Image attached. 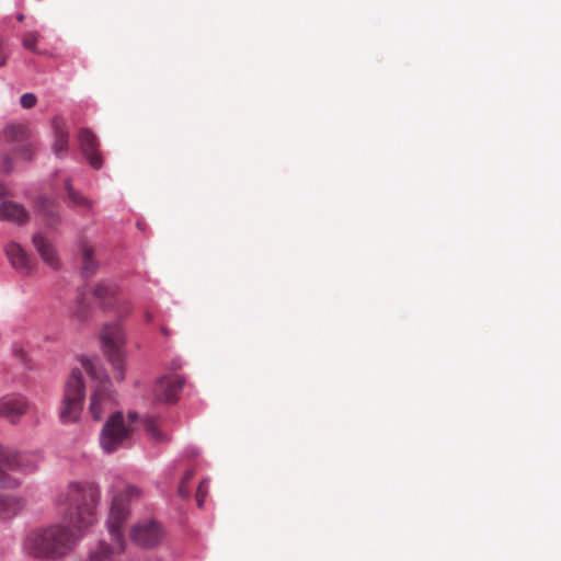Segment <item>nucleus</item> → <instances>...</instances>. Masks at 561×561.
I'll return each instance as SVG.
<instances>
[{
    "label": "nucleus",
    "instance_id": "f257e3e1",
    "mask_svg": "<svg viewBox=\"0 0 561 561\" xmlns=\"http://www.w3.org/2000/svg\"><path fill=\"white\" fill-rule=\"evenodd\" d=\"M100 502V489L92 483L72 482L66 493L59 495L64 506L62 522L47 528L32 531L24 541L25 550L35 558L57 560L68 554L76 546L75 530L90 527L95 518Z\"/></svg>",
    "mask_w": 561,
    "mask_h": 561
},
{
    "label": "nucleus",
    "instance_id": "f03ea898",
    "mask_svg": "<svg viewBox=\"0 0 561 561\" xmlns=\"http://www.w3.org/2000/svg\"><path fill=\"white\" fill-rule=\"evenodd\" d=\"M140 496V490L134 485H126L123 491L115 494L111 502L106 527L111 542L100 540L92 549L85 561H114L125 549V538L122 527L129 515V501Z\"/></svg>",
    "mask_w": 561,
    "mask_h": 561
},
{
    "label": "nucleus",
    "instance_id": "7ed1b4c3",
    "mask_svg": "<svg viewBox=\"0 0 561 561\" xmlns=\"http://www.w3.org/2000/svg\"><path fill=\"white\" fill-rule=\"evenodd\" d=\"M81 364L90 378L96 382L91 394L90 413L95 421H100L107 410L116 404V393L112 388L110 376L99 357H82Z\"/></svg>",
    "mask_w": 561,
    "mask_h": 561
},
{
    "label": "nucleus",
    "instance_id": "20e7f679",
    "mask_svg": "<svg viewBox=\"0 0 561 561\" xmlns=\"http://www.w3.org/2000/svg\"><path fill=\"white\" fill-rule=\"evenodd\" d=\"M85 398V386L81 369L73 368L65 383L64 397L59 411L62 423H75L79 420Z\"/></svg>",
    "mask_w": 561,
    "mask_h": 561
},
{
    "label": "nucleus",
    "instance_id": "39448f33",
    "mask_svg": "<svg viewBox=\"0 0 561 561\" xmlns=\"http://www.w3.org/2000/svg\"><path fill=\"white\" fill-rule=\"evenodd\" d=\"M102 348L115 370V378H125V335L119 323L105 324L101 333Z\"/></svg>",
    "mask_w": 561,
    "mask_h": 561
},
{
    "label": "nucleus",
    "instance_id": "423d86ee",
    "mask_svg": "<svg viewBox=\"0 0 561 561\" xmlns=\"http://www.w3.org/2000/svg\"><path fill=\"white\" fill-rule=\"evenodd\" d=\"M42 460L39 453H20L0 445V467L7 470L30 474L37 470Z\"/></svg>",
    "mask_w": 561,
    "mask_h": 561
},
{
    "label": "nucleus",
    "instance_id": "0eeeda50",
    "mask_svg": "<svg viewBox=\"0 0 561 561\" xmlns=\"http://www.w3.org/2000/svg\"><path fill=\"white\" fill-rule=\"evenodd\" d=\"M129 430L124 425L121 411L112 413L100 434V444L102 449L110 454L115 451L118 446L128 436Z\"/></svg>",
    "mask_w": 561,
    "mask_h": 561
},
{
    "label": "nucleus",
    "instance_id": "6e6552de",
    "mask_svg": "<svg viewBox=\"0 0 561 561\" xmlns=\"http://www.w3.org/2000/svg\"><path fill=\"white\" fill-rule=\"evenodd\" d=\"M162 538V530L159 523L148 520L135 525L130 530V539L139 547L153 548Z\"/></svg>",
    "mask_w": 561,
    "mask_h": 561
},
{
    "label": "nucleus",
    "instance_id": "1a4fd4ad",
    "mask_svg": "<svg viewBox=\"0 0 561 561\" xmlns=\"http://www.w3.org/2000/svg\"><path fill=\"white\" fill-rule=\"evenodd\" d=\"M184 383L185 380L180 375L161 377L153 388L154 397L161 402H174L178 400V396L183 389Z\"/></svg>",
    "mask_w": 561,
    "mask_h": 561
},
{
    "label": "nucleus",
    "instance_id": "9d476101",
    "mask_svg": "<svg viewBox=\"0 0 561 561\" xmlns=\"http://www.w3.org/2000/svg\"><path fill=\"white\" fill-rule=\"evenodd\" d=\"M78 140L82 153L88 159L89 163L94 169H100L103 164L102 158L99 154V142L96 136L88 128L79 130Z\"/></svg>",
    "mask_w": 561,
    "mask_h": 561
},
{
    "label": "nucleus",
    "instance_id": "9b49d317",
    "mask_svg": "<svg viewBox=\"0 0 561 561\" xmlns=\"http://www.w3.org/2000/svg\"><path fill=\"white\" fill-rule=\"evenodd\" d=\"M28 403L22 396L4 397L0 400V416L15 423L26 411Z\"/></svg>",
    "mask_w": 561,
    "mask_h": 561
},
{
    "label": "nucleus",
    "instance_id": "f8f14e48",
    "mask_svg": "<svg viewBox=\"0 0 561 561\" xmlns=\"http://www.w3.org/2000/svg\"><path fill=\"white\" fill-rule=\"evenodd\" d=\"M5 254L12 265L20 274L28 275L33 271V262L26 254L24 249L15 242H11L5 247Z\"/></svg>",
    "mask_w": 561,
    "mask_h": 561
},
{
    "label": "nucleus",
    "instance_id": "ddd939ff",
    "mask_svg": "<svg viewBox=\"0 0 561 561\" xmlns=\"http://www.w3.org/2000/svg\"><path fill=\"white\" fill-rule=\"evenodd\" d=\"M54 130L53 150L56 157L64 158L69 149V130L62 117H54L51 121Z\"/></svg>",
    "mask_w": 561,
    "mask_h": 561
},
{
    "label": "nucleus",
    "instance_id": "4468645a",
    "mask_svg": "<svg viewBox=\"0 0 561 561\" xmlns=\"http://www.w3.org/2000/svg\"><path fill=\"white\" fill-rule=\"evenodd\" d=\"M0 221H11L22 226L28 221V213L21 204L5 201L0 204Z\"/></svg>",
    "mask_w": 561,
    "mask_h": 561
},
{
    "label": "nucleus",
    "instance_id": "2eb2a0df",
    "mask_svg": "<svg viewBox=\"0 0 561 561\" xmlns=\"http://www.w3.org/2000/svg\"><path fill=\"white\" fill-rule=\"evenodd\" d=\"M33 244L45 264L54 270L60 267V261L55 248L41 233H35L33 236Z\"/></svg>",
    "mask_w": 561,
    "mask_h": 561
},
{
    "label": "nucleus",
    "instance_id": "dca6fc26",
    "mask_svg": "<svg viewBox=\"0 0 561 561\" xmlns=\"http://www.w3.org/2000/svg\"><path fill=\"white\" fill-rule=\"evenodd\" d=\"M35 205L38 214L49 227H55L60 222V215L54 199L41 195L36 198Z\"/></svg>",
    "mask_w": 561,
    "mask_h": 561
},
{
    "label": "nucleus",
    "instance_id": "f3484780",
    "mask_svg": "<svg viewBox=\"0 0 561 561\" xmlns=\"http://www.w3.org/2000/svg\"><path fill=\"white\" fill-rule=\"evenodd\" d=\"M23 507L24 500L22 497L0 493V519L13 518Z\"/></svg>",
    "mask_w": 561,
    "mask_h": 561
},
{
    "label": "nucleus",
    "instance_id": "a211bd4d",
    "mask_svg": "<svg viewBox=\"0 0 561 561\" xmlns=\"http://www.w3.org/2000/svg\"><path fill=\"white\" fill-rule=\"evenodd\" d=\"M117 285L112 280H102L93 289V296L99 299L104 307L112 306L117 301Z\"/></svg>",
    "mask_w": 561,
    "mask_h": 561
},
{
    "label": "nucleus",
    "instance_id": "6ab92c4d",
    "mask_svg": "<svg viewBox=\"0 0 561 561\" xmlns=\"http://www.w3.org/2000/svg\"><path fill=\"white\" fill-rule=\"evenodd\" d=\"M93 251L89 247L84 245L82 249V266L81 275L84 278L93 276L98 270V264L92 259Z\"/></svg>",
    "mask_w": 561,
    "mask_h": 561
},
{
    "label": "nucleus",
    "instance_id": "aec40b11",
    "mask_svg": "<svg viewBox=\"0 0 561 561\" xmlns=\"http://www.w3.org/2000/svg\"><path fill=\"white\" fill-rule=\"evenodd\" d=\"M65 190L68 194V197L72 206L83 207L87 209L91 207V202L88 198H85L79 191L73 188L69 179L65 181Z\"/></svg>",
    "mask_w": 561,
    "mask_h": 561
},
{
    "label": "nucleus",
    "instance_id": "412c9836",
    "mask_svg": "<svg viewBox=\"0 0 561 561\" xmlns=\"http://www.w3.org/2000/svg\"><path fill=\"white\" fill-rule=\"evenodd\" d=\"M145 427L148 435H150L157 442L165 440V436L158 430L157 422L153 417H147L145 421Z\"/></svg>",
    "mask_w": 561,
    "mask_h": 561
},
{
    "label": "nucleus",
    "instance_id": "4be33fe9",
    "mask_svg": "<svg viewBox=\"0 0 561 561\" xmlns=\"http://www.w3.org/2000/svg\"><path fill=\"white\" fill-rule=\"evenodd\" d=\"M21 484V481L11 476L8 472H4L2 468L0 467V488L2 489H16Z\"/></svg>",
    "mask_w": 561,
    "mask_h": 561
},
{
    "label": "nucleus",
    "instance_id": "5701e85b",
    "mask_svg": "<svg viewBox=\"0 0 561 561\" xmlns=\"http://www.w3.org/2000/svg\"><path fill=\"white\" fill-rule=\"evenodd\" d=\"M37 98L34 93L26 92L20 99L21 106L32 108L36 104Z\"/></svg>",
    "mask_w": 561,
    "mask_h": 561
},
{
    "label": "nucleus",
    "instance_id": "b1692460",
    "mask_svg": "<svg viewBox=\"0 0 561 561\" xmlns=\"http://www.w3.org/2000/svg\"><path fill=\"white\" fill-rule=\"evenodd\" d=\"M89 307L84 305L82 301L78 302V307L76 310V316L80 321H84L88 318Z\"/></svg>",
    "mask_w": 561,
    "mask_h": 561
},
{
    "label": "nucleus",
    "instance_id": "393cba45",
    "mask_svg": "<svg viewBox=\"0 0 561 561\" xmlns=\"http://www.w3.org/2000/svg\"><path fill=\"white\" fill-rule=\"evenodd\" d=\"M37 37H23V46L31 50L36 51Z\"/></svg>",
    "mask_w": 561,
    "mask_h": 561
},
{
    "label": "nucleus",
    "instance_id": "a878e982",
    "mask_svg": "<svg viewBox=\"0 0 561 561\" xmlns=\"http://www.w3.org/2000/svg\"><path fill=\"white\" fill-rule=\"evenodd\" d=\"M18 152L25 160H31L33 157V150L28 145L22 146Z\"/></svg>",
    "mask_w": 561,
    "mask_h": 561
},
{
    "label": "nucleus",
    "instance_id": "bb28decb",
    "mask_svg": "<svg viewBox=\"0 0 561 561\" xmlns=\"http://www.w3.org/2000/svg\"><path fill=\"white\" fill-rule=\"evenodd\" d=\"M205 484H206V481H202L197 488L196 501H197L198 507H203V505H204L205 496H202V489H204Z\"/></svg>",
    "mask_w": 561,
    "mask_h": 561
},
{
    "label": "nucleus",
    "instance_id": "cd10ccee",
    "mask_svg": "<svg viewBox=\"0 0 561 561\" xmlns=\"http://www.w3.org/2000/svg\"><path fill=\"white\" fill-rule=\"evenodd\" d=\"M13 137L23 136L25 134V128L23 126H12L8 129Z\"/></svg>",
    "mask_w": 561,
    "mask_h": 561
},
{
    "label": "nucleus",
    "instance_id": "c85d7f7f",
    "mask_svg": "<svg viewBox=\"0 0 561 561\" xmlns=\"http://www.w3.org/2000/svg\"><path fill=\"white\" fill-rule=\"evenodd\" d=\"M179 494L182 496V497H187L190 492L188 490L186 489L185 484L184 483H181L180 486H179Z\"/></svg>",
    "mask_w": 561,
    "mask_h": 561
},
{
    "label": "nucleus",
    "instance_id": "c756f323",
    "mask_svg": "<svg viewBox=\"0 0 561 561\" xmlns=\"http://www.w3.org/2000/svg\"><path fill=\"white\" fill-rule=\"evenodd\" d=\"M193 477V471L192 470H187L184 476H183V479L181 481V483H184L186 484Z\"/></svg>",
    "mask_w": 561,
    "mask_h": 561
},
{
    "label": "nucleus",
    "instance_id": "7c9ffc66",
    "mask_svg": "<svg viewBox=\"0 0 561 561\" xmlns=\"http://www.w3.org/2000/svg\"><path fill=\"white\" fill-rule=\"evenodd\" d=\"M9 195L8 190L4 187L2 183H0V198L5 197Z\"/></svg>",
    "mask_w": 561,
    "mask_h": 561
},
{
    "label": "nucleus",
    "instance_id": "2f4dec72",
    "mask_svg": "<svg viewBox=\"0 0 561 561\" xmlns=\"http://www.w3.org/2000/svg\"><path fill=\"white\" fill-rule=\"evenodd\" d=\"M127 416H128V420H129L130 422H135V421H137V420H138V417H139V415H138V413H137V412H129Z\"/></svg>",
    "mask_w": 561,
    "mask_h": 561
},
{
    "label": "nucleus",
    "instance_id": "473e14b6",
    "mask_svg": "<svg viewBox=\"0 0 561 561\" xmlns=\"http://www.w3.org/2000/svg\"><path fill=\"white\" fill-rule=\"evenodd\" d=\"M205 481H206V484H205L204 489H202V496H206V494H207L208 480H205Z\"/></svg>",
    "mask_w": 561,
    "mask_h": 561
},
{
    "label": "nucleus",
    "instance_id": "72a5a7b5",
    "mask_svg": "<svg viewBox=\"0 0 561 561\" xmlns=\"http://www.w3.org/2000/svg\"><path fill=\"white\" fill-rule=\"evenodd\" d=\"M145 317H146L147 321H151L152 320V314L150 312H146Z\"/></svg>",
    "mask_w": 561,
    "mask_h": 561
},
{
    "label": "nucleus",
    "instance_id": "f704fd0d",
    "mask_svg": "<svg viewBox=\"0 0 561 561\" xmlns=\"http://www.w3.org/2000/svg\"><path fill=\"white\" fill-rule=\"evenodd\" d=\"M161 331H162V333H163V334H165V335H168V334H169V331H168L165 328H162V329H161Z\"/></svg>",
    "mask_w": 561,
    "mask_h": 561
},
{
    "label": "nucleus",
    "instance_id": "c9c22d12",
    "mask_svg": "<svg viewBox=\"0 0 561 561\" xmlns=\"http://www.w3.org/2000/svg\"><path fill=\"white\" fill-rule=\"evenodd\" d=\"M23 19H24V15H23V14H19V15H18V20H19V21H22Z\"/></svg>",
    "mask_w": 561,
    "mask_h": 561
},
{
    "label": "nucleus",
    "instance_id": "e433bc0d",
    "mask_svg": "<svg viewBox=\"0 0 561 561\" xmlns=\"http://www.w3.org/2000/svg\"><path fill=\"white\" fill-rule=\"evenodd\" d=\"M179 367H181V364H174L173 365V368H179Z\"/></svg>",
    "mask_w": 561,
    "mask_h": 561
}]
</instances>
